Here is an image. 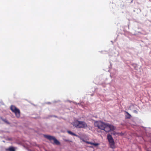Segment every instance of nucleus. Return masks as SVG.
I'll return each mask as SVG.
<instances>
[{
	"label": "nucleus",
	"instance_id": "nucleus-1",
	"mask_svg": "<svg viewBox=\"0 0 151 151\" xmlns=\"http://www.w3.org/2000/svg\"><path fill=\"white\" fill-rule=\"evenodd\" d=\"M94 126L101 130H104L106 132H109L115 129L114 127L109 124H107L101 121H96L94 123Z\"/></svg>",
	"mask_w": 151,
	"mask_h": 151
},
{
	"label": "nucleus",
	"instance_id": "nucleus-2",
	"mask_svg": "<svg viewBox=\"0 0 151 151\" xmlns=\"http://www.w3.org/2000/svg\"><path fill=\"white\" fill-rule=\"evenodd\" d=\"M73 125L78 128L85 129L88 127L87 124L84 121H76L73 123Z\"/></svg>",
	"mask_w": 151,
	"mask_h": 151
},
{
	"label": "nucleus",
	"instance_id": "nucleus-3",
	"mask_svg": "<svg viewBox=\"0 0 151 151\" xmlns=\"http://www.w3.org/2000/svg\"><path fill=\"white\" fill-rule=\"evenodd\" d=\"M44 137L47 139L49 140L51 143L53 145H60V142L57 140L55 137L49 135H44Z\"/></svg>",
	"mask_w": 151,
	"mask_h": 151
},
{
	"label": "nucleus",
	"instance_id": "nucleus-4",
	"mask_svg": "<svg viewBox=\"0 0 151 151\" xmlns=\"http://www.w3.org/2000/svg\"><path fill=\"white\" fill-rule=\"evenodd\" d=\"M10 109L15 114L16 116L19 118L20 116V111L19 109L15 106L12 105L11 106Z\"/></svg>",
	"mask_w": 151,
	"mask_h": 151
},
{
	"label": "nucleus",
	"instance_id": "nucleus-5",
	"mask_svg": "<svg viewBox=\"0 0 151 151\" xmlns=\"http://www.w3.org/2000/svg\"><path fill=\"white\" fill-rule=\"evenodd\" d=\"M107 139L109 143L110 147L112 148H114V142L112 136L110 134L108 135Z\"/></svg>",
	"mask_w": 151,
	"mask_h": 151
},
{
	"label": "nucleus",
	"instance_id": "nucleus-6",
	"mask_svg": "<svg viewBox=\"0 0 151 151\" xmlns=\"http://www.w3.org/2000/svg\"><path fill=\"white\" fill-rule=\"evenodd\" d=\"M83 141L85 142H86V143H87V144H90L91 145H93L95 146H98V145H99V144L98 143H92V142H88V141H85L84 140V139H83L82 140Z\"/></svg>",
	"mask_w": 151,
	"mask_h": 151
},
{
	"label": "nucleus",
	"instance_id": "nucleus-7",
	"mask_svg": "<svg viewBox=\"0 0 151 151\" xmlns=\"http://www.w3.org/2000/svg\"><path fill=\"white\" fill-rule=\"evenodd\" d=\"M125 112L127 114L125 115L126 119H130L132 116L131 115L127 112L125 111Z\"/></svg>",
	"mask_w": 151,
	"mask_h": 151
},
{
	"label": "nucleus",
	"instance_id": "nucleus-8",
	"mask_svg": "<svg viewBox=\"0 0 151 151\" xmlns=\"http://www.w3.org/2000/svg\"><path fill=\"white\" fill-rule=\"evenodd\" d=\"M6 151H15L14 148L13 147H10L9 148H6Z\"/></svg>",
	"mask_w": 151,
	"mask_h": 151
},
{
	"label": "nucleus",
	"instance_id": "nucleus-9",
	"mask_svg": "<svg viewBox=\"0 0 151 151\" xmlns=\"http://www.w3.org/2000/svg\"><path fill=\"white\" fill-rule=\"evenodd\" d=\"M0 119L2 120L3 121V122H5V123H6V124H9V122L6 119H4L2 117H0Z\"/></svg>",
	"mask_w": 151,
	"mask_h": 151
},
{
	"label": "nucleus",
	"instance_id": "nucleus-10",
	"mask_svg": "<svg viewBox=\"0 0 151 151\" xmlns=\"http://www.w3.org/2000/svg\"><path fill=\"white\" fill-rule=\"evenodd\" d=\"M67 132L68 134H71L72 135H73V136H77L76 134H75L73 133V132H71L70 131H68Z\"/></svg>",
	"mask_w": 151,
	"mask_h": 151
},
{
	"label": "nucleus",
	"instance_id": "nucleus-11",
	"mask_svg": "<svg viewBox=\"0 0 151 151\" xmlns=\"http://www.w3.org/2000/svg\"><path fill=\"white\" fill-rule=\"evenodd\" d=\"M90 147H91V146H90Z\"/></svg>",
	"mask_w": 151,
	"mask_h": 151
},
{
	"label": "nucleus",
	"instance_id": "nucleus-12",
	"mask_svg": "<svg viewBox=\"0 0 151 151\" xmlns=\"http://www.w3.org/2000/svg\"><path fill=\"white\" fill-rule=\"evenodd\" d=\"M136 111V112H137V111H136V110H135V111Z\"/></svg>",
	"mask_w": 151,
	"mask_h": 151
}]
</instances>
